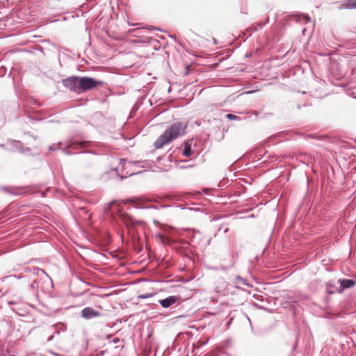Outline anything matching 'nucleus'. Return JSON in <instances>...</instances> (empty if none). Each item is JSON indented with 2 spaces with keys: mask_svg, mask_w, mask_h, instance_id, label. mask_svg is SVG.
<instances>
[{
  "mask_svg": "<svg viewBox=\"0 0 356 356\" xmlns=\"http://www.w3.org/2000/svg\"><path fill=\"white\" fill-rule=\"evenodd\" d=\"M339 9H356V0H346L344 2L341 3L339 6Z\"/></svg>",
  "mask_w": 356,
  "mask_h": 356,
  "instance_id": "11",
  "label": "nucleus"
},
{
  "mask_svg": "<svg viewBox=\"0 0 356 356\" xmlns=\"http://www.w3.org/2000/svg\"><path fill=\"white\" fill-rule=\"evenodd\" d=\"M118 176L120 177V180H123V179H124V176H120V175H118Z\"/></svg>",
  "mask_w": 356,
  "mask_h": 356,
  "instance_id": "37",
  "label": "nucleus"
},
{
  "mask_svg": "<svg viewBox=\"0 0 356 356\" xmlns=\"http://www.w3.org/2000/svg\"><path fill=\"white\" fill-rule=\"evenodd\" d=\"M296 107H297L298 109H300L301 108V106L300 104H297Z\"/></svg>",
  "mask_w": 356,
  "mask_h": 356,
  "instance_id": "38",
  "label": "nucleus"
},
{
  "mask_svg": "<svg viewBox=\"0 0 356 356\" xmlns=\"http://www.w3.org/2000/svg\"><path fill=\"white\" fill-rule=\"evenodd\" d=\"M101 313L98 311L94 309L92 307H86L83 308L81 311V317L86 320H90L93 318H97L101 316Z\"/></svg>",
  "mask_w": 356,
  "mask_h": 356,
  "instance_id": "5",
  "label": "nucleus"
},
{
  "mask_svg": "<svg viewBox=\"0 0 356 356\" xmlns=\"http://www.w3.org/2000/svg\"><path fill=\"white\" fill-rule=\"evenodd\" d=\"M55 334L53 333L51 335H50L48 339H47V341H51L53 340Z\"/></svg>",
  "mask_w": 356,
  "mask_h": 356,
  "instance_id": "31",
  "label": "nucleus"
},
{
  "mask_svg": "<svg viewBox=\"0 0 356 356\" xmlns=\"http://www.w3.org/2000/svg\"><path fill=\"white\" fill-rule=\"evenodd\" d=\"M54 329L55 330V331L54 332V334L56 335V334H59L61 332H65L66 330V327L60 323V324H57V325H54L53 326Z\"/></svg>",
  "mask_w": 356,
  "mask_h": 356,
  "instance_id": "14",
  "label": "nucleus"
},
{
  "mask_svg": "<svg viewBox=\"0 0 356 356\" xmlns=\"http://www.w3.org/2000/svg\"><path fill=\"white\" fill-rule=\"evenodd\" d=\"M120 338H118V337H115V338H114V339L111 341V342H112L113 343H115H115H119V342H120Z\"/></svg>",
  "mask_w": 356,
  "mask_h": 356,
  "instance_id": "27",
  "label": "nucleus"
},
{
  "mask_svg": "<svg viewBox=\"0 0 356 356\" xmlns=\"http://www.w3.org/2000/svg\"><path fill=\"white\" fill-rule=\"evenodd\" d=\"M193 143V140H186L184 143V149L182 150V154L184 156L189 157L193 154V150L192 149Z\"/></svg>",
  "mask_w": 356,
  "mask_h": 356,
  "instance_id": "9",
  "label": "nucleus"
},
{
  "mask_svg": "<svg viewBox=\"0 0 356 356\" xmlns=\"http://www.w3.org/2000/svg\"><path fill=\"white\" fill-rule=\"evenodd\" d=\"M4 122L3 114L0 111V125Z\"/></svg>",
  "mask_w": 356,
  "mask_h": 356,
  "instance_id": "25",
  "label": "nucleus"
},
{
  "mask_svg": "<svg viewBox=\"0 0 356 356\" xmlns=\"http://www.w3.org/2000/svg\"><path fill=\"white\" fill-rule=\"evenodd\" d=\"M180 298L177 296H170L164 299L159 300V302L164 308H168L175 303H176Z\"/></svg>",
  "mask_w": 356,
  "mask_h": 356,
  "instance_id": "7",
  "label": "nucleus"
},
{
  "mask_svg": "<svg viewBox=\"0 0 356 356\" xmlns=\"http://www.w3.org/2000/svg\"><path fill=\"white\" fill-rule=\"evenodd\" d=\"M188 238H190V242H187L184 239L175 242V248L179 250L180 252L184 254H193L192 250L189 249L188 246L202 250L210 244L211 240V238H205L202 233L195 229H193L189 233Z\"/></svg>",
  "mask_w": 356,
  "mask_h": 356,
  "instance_id": "2",
  "label": "nucleus"
},
{
  "mask_svg": "<svg viewBox=\"0 0 356 356\" xmlns=\"http://www.w3.org/2000/svg\"><path fill=\"white\" fill-rule=\"evenodd\" d=\"M1 190L3 191H5L8 193H10V194H14V195H17V193H15L13 191V188H9V187H7V186H4L1 188Z\"/></svg>",
  "mask_w": 356,
  "mask_h": 356,
  "instance_id": "21",
  "label": "nucleus"
},
{
  "mask_svg": "<svg viewBox=\"0 0 356 356\" xmlns=\"http://www.w3.org/2000/svg\"><path fill=\"white\" fill-rule=\"evenodd\" d=\"M325 289L328 294H334L337 292V289H339V287H337L334 280H330L325 284Z\"/></svg>",
  "mask_w": 356,
  "mask_h": 356,
  "instance_id": "12",
  "label": "nucleus"
},
{
  "mask_svg": "<svg viewBox=\"0 0 356 356\" xmlns=\"http://www.w3.org/2000/svg\"><path fill=\"white\" fill-rule=\"evenodd\" d=\"M30 272L33 275H40V274L44 275L45 276V279H46L45 281H48L49 282H50L51 286L53 285L52 280L47 275V273L44 270H42V268H40L38 267H33L32 268L30 269Z\"/></svg>",
  "mask_w": 356,
  "mask_h": 356,
  "instance_id": "10",
  "label": "nucleus"
},
{
  "mask_svg": "<svg viewBox=\"0 0 356 356\" xmlns=\"http://www.w3.org/2000/svg\"><path fill=\"white\" fill-rule=\"evenodd\" d=\"M304 18H305L306 22H309L311 20V18L307 15H304Z\"/></svg>",
  "mask_w": 356,
  "mask_h": 356,
  "instance_id": "30",
  "label": "nucleus"
},
{
  "mask_svg": "<svg viewBox=\"0 0 356 356\" xmlns=\"http://www.w3.org/2000/svg\"><path fill=\"white\" fill-rule=\"evenodd\" d=\"M135 208L137 209H159V207L155 205H149V206H145V207L136 206Z\"/></svg>",
  "mask_w": 356,
  "mask_h": 356,
  "instance_id": "17",
  "label": "nucleus"
},
{
  "mask_svg": "<svg viewBox=\"0 0 356 356\" xmlns=\"http://www.w3.org/2000/svg\"><path fill=\"white\" fill-rule=\"evenodd\" d=\"M289 300H290V302H293V303L297 302V301H296V300H292V298H289Z\"/></svg>",
  "mask_w": 356,
  "mask_h": 356,
  "instance_id": "36",
  "label": "nucleus"
},
{
  "mask_svg": "<svg viewBox=\"0 0 356 356\" xmlns=\"http://www.w3.org/2000/svg\"><path fill=\"white\" fill-rule=\"evenodd\" d=\"M233 319H234V317H231V318L228 320V321L227 322V327H229V325H231V323H232V322Z\"/></svg>",
  "mask_w": 356,
  "mask_h": 356,
  "instance_id": "28",
  "label": "nucleus"
},
{
  "mask_svg": "<svg viewBox=\"0 0 356 356\" xmlns=\"http://www.w3.org/2000/svg\"><path fill=\"white\" fill-rule=\"evenodd\" d=\"M0 147L2 148H5V145L3 144H0Z\"/></svg>",
  "mask_w": 356,
  "mask_h": 356,
  "instance_id": "40",
  "label": "nucleus"
},
{
  "mask_svg": "<svg viewBox=\"0 0 356 356\" xmlns=\"http://www.w3.org/2000/svg\"><path fill=\"white\" fill-rule=\"evenodd\" d=\"M30 289L32 290H38L39 289V280L38 279L34 280L30 284Z\"/></svg>",
  "mask_w": 356,
  "mask_h": 356,
  "instance_id": "15",
  "label": "nucleus"
},
{
  "mask_svg": "<svg viewBox=\"0 0 356 356\" xmlns=\"http://www.w3.org/2000/svg\"><path fill=\"white\" fill-rule=\"evenodd\" d=\"M30 104L31 105H38V106H40L41 104L37 102L35 99H31L30 100Z\"/></svg>",
  "mask_w": 356,
  "mask_h": 356,
  "instance_id": "22",
  "label": "nucleus"
},
{
  "mask_svg": "<svg viewBox=\"0 0 356 356\" xmlns=\"http://www.w3.org/2000/svg\"><path fill=\"white\" fill-rule=\"evenodd\" d=\"M88 153H89V154H95V152H89Z\"/></svg>",
  "mask_w": 356,
  "mask_h": 356,
  "instance_id": "43",
  "label": "nucleus"
},
{
  "mask_svg": "<svg viewBox=\"0 0 356 356\" xmlns=\"http://www.w3.org/2000/svg\"><path fill=\"white\" fill-rule=\"evenodd\" d=\"M150 296H151V295H147V294H146V295H142V296H140L139 297H140V298H147V297H150Z\"/></svg>",
  "mask_w": 356,
  "mask_h": 356,
  "instance_id": "32",
  "label": "nucleus"
},
{
  "mask_svg": "<svg viewBox=\"0 0 356 356\" xmlns=\"http://www.w3.org/2000/svg\"><path fill=\"white\" fill-rule=\"evenodd\" d=\"M81 159L84 161L88 162L87 165H90L92 164L91 156L90 155H86V156H83Z\"/></svg>",
  "mask_w": 356,
  "mask_h": 356,
  "instance_id": "19",
  "label": "nucleus"
},
{
  "mask_svg": "<svg viewBox=\"0 0 356 356\" xmlns=\"http://www.w3.org/2000/svg\"><path fill=\"white\" fill-rule=\"evenodd\" d=\"M246 318L248 319V321H249V323H250V325L251 327V328L252 329V323H251V321H250V318L246 315Z\"/></svg>",
  "mask_w": 356,
  "mask_h": 356,
  "instance_id": "33",
  "label": "nucleus"
},
{
  "mask_svg": "<svg viewBox=\"0 0 356 356\" xmlns=\"http://www.w3.org/2000/svg\"><path fill=\"white\" fill-rule=\"evenodd\" d=\"M25 115L27 116L28 118L31 119V120H36V121L40 120V119H37V118H34L31 117L29 113H28L26 111H25Z\"/></svg>",
  "mask_w": 356,
  "mask_h": 356,
  "instance_id": "24",
  "label": "nucleus"
},
{
  "mask_svg": "<svg viewBox=\"0 0 356 356\" xmlns=\"http://www.w3.org/2000/svg\"><path fill=\"white\" fill-rule=\"evenodd\" d=\"M127 202H131V203H134V202H135V201H134V200H131V199H129V200H128L127 201Z\"/></svg>",
  "mask_w": 356,
  "mask_h": 356,
  "instance_id": "35",
  "label": "nucleus"
},
{
  "mask_svg": "<svg viewBox=\"0 0 356 356\" xmlns=\"http://www.w3.org/2000/svg\"><path fill=\"white\" fill-rule=\"evenodd\" d=\"M226 118L230 120H241L240 117L232 114V113H228L226 115Z\"/></svg>",
  "mask_w": 356,
  "mask_h": 356,
  "instance_id": "16",
  "label": "nucleus"
},
{
  "mask_svg": "<svg viewBox=\"0 0 356 356\" xmlns=\"http://www.w3.org/2000/svg\"><path fill=\"white\" fill-rule=\"evenodd\" d=\"M228 231V229L227 228L224 232H227Z\"/></svg>",
  "mask_w": 356,
  "mask_h": 356,
  "instance_id": "45",
  "label": "nucleus"
},
{
  "mask_svg": "<svg viewBox=\"0 0 356 356\" xmlns=\"http://www.w3.org/2000/svg\"><path fill=\"white\" fill-rule=\"evenodd\" d=\"M111 336H112V335H111V334H107V336H106V339H110V338L111 337Z\"/></svg>",
  "mask_w": 356,
  "mask_h": 356,
  "instance_id": "39",
  "label": "nucleus"
},
{
  "mask_svg": "<svg viewBox=\"0 0 356 356\" xmlns=\"http://www.w3.org/2000/svg\"><path fill=\"white\" fill-rule=\"evenodd\" d=\"M252 92H253V91H248V92H246L245 93L246 94H250V93H252Z\"/></svg>",
  "mask_w": 356,
  "mask_h": 356,
  "instance_id": "41",
  "label": "nucleus"
},
{
  "mask_svg": "<svg viewBox=\"0 0 356 356\" xmlns=\"http://www.w3.org/2000/svg\"><path fill=\"white\" fill-rule=\"evenodd\" d=\"M126 162H127V161L124 159H119V165L122 166V168H124V166Z\"/></svg>",
  "mask_w": 356,
  "mask_h": 356,
  "instance_id": "23",
  "label": "nucleus"
},
{
  "mask_svg": "<svg viewBox=\"0 0 356 356\" xmlns=\"http://www.w3.org/2000/svg\"><path fill=\"white\" fill-rule=\"evenodd\" d=\"M62 83L70 91L81 95L98 86H102L104 83L102 80H96L90 76H70L63 79Z\"/></svg>",
  "mask_w": 356,
  "mask_h": 356,
  "instance_id": "1",
  "label": "nucleus"
},
{
  "mask_svg": "<svg viewBox=\"0 0 356 356\" xmlns=\"http://www.w3.org/2000/svg\"><path fill=\"white\" fill-rule=\"evenodd\" d=\"M269 22V18L267 17L265 20V22H257L256 24L257 25V26L259 28V29H261L263 28L266 24H268Z\"/></svg>",
  "mask_w": 356,
  "mask_h": 356,
  "instance_id": "20",
  "label": "nucleus"
},
{
  "mask_svg": "<svg viewBox=\"0 0 356 356\" xmlns=\"http://www.w3.org/2000/svg\"><path fill=\"white\" fill-rule=\"evenodd\" d=\"M195 193L197 194V195H200V191H196Z\"/></svg>",
  "mask_w": 356,
  "mask_h": 356,
  "instance_id": "44",
  "label": "nucleus"
},
{
  "mask_svg": "<svg viewBox=\"0 0 356 356\" xmlns=\"http://www.w3.org/2000/svg\"><path fill=\"white\" fill-rule=\"evenodd\" d=\"M112 203L108 204L105 206L104 209L107 212L108 209L111 207Z\"/></svg>",
  "mask_w": 356,
  "mask_h": 356,
  "instance_id": "29",
  "label": "nucleus"
},
{
  "mask_svg": "<svg viewBox=\"0 0 356 356\" xmlns=\"http://www.w3.org/2000/svg\"><path fill=\"white\" fill-rule=\"evenodd\" d=\"M169 37H170V38H172L175 40V38L173 35H169Z\"/></svg>",
  "mask_w": 356,
  "mask_h": 356,
  "instance_id": "42",
  "label": "nucleus"
},
{
  "mask_svg": "<svg viewBox=\"0 0 356 356\" xmlns=\"http://www.w3.org/2000/svg\"><path fill=\"white\" fill-rule=\"evenodd\" d=\"M340 286L337 289L338 293H342L346 289H350L356 284V281L350 279H339L337 281Z\"/></svg>",
  "mask_w": 356,
  "mask_h": 356,
  "instance_id": "6",
  "label": "nucleus"
},
{
  "mask_svg": "<svg viewBox=\"0 0 356 356\" xmlns=\"http://www.w3.org/2000/svg\"><path fill=\"white\" fill-rule=\"evenodd\" d=\"M193 165L191 164H187V165H181L180 166V168L181 169H186V168H192Z\"/></svg>",
  "mask_w": 356,
  "mask_h": 356,
  "instance_id": "26",
  "label": "nucleus"
},
{
  "mask_svg": "<svg viewBox=\"0 0 356 356\" xmlns=\"http://www.w3.org/2000/svg\"><path fill=\"white\" fill-rule=\"evenodd\" d=\"M186 124L181 122H174L171 126L168 128L163 134H162L154 142V145L156 149L163 147L172 142L174 139L177 138L181 135L185 134Z\"/></svg>",
  "mask_w": 356,
  "mask_h": 356,
  "instance_id": "3",
  "label": "nucleus"
},
{
  "mask_svg": "<svg viewBox=\"0 0 356 356\" xmlns=\"http://www.w3.org/2000/svg\"><path fill=\"white\" fill-rule=\"evenodd\" d=\"M9 143L13 148L16 149L22 154H28L31 152V148H24L22 143L19 140H10Z\"/></svg>",
  "mask_w": 356,
  "mask_h": 356,
  "instance_id": "8",
  "label": "nucleus"
},
{
  "mask_svg": "<svg viewBox=\"0 0 356 356\" xmlns=\"http://www.w3.org/2000/svg\"><path fill=\"white\" fill-rule=\"evenodd\" d=\"M60 145H61V143H58L57 144H54V145H50L49 147V151H54L57 149H60Z\"/></svg>",
  "mask_w": 356,
  "mask_h": 356,
  "instance_id": "18",
  "label": "nucleus"
},
{
  "mask_svg": "<svg viewBox=\"0 0 356 356\" xmlns=\"http://www.w3.org/2000/svg\"><path fill=\"white\" fill-rule=\"evenodd\" d=\"M118 216L126 226H128L129 224H132V220L129 215L120 212Z\"/></svg>",
  "mask_w": 356,
  "mask_h": 356,
  "instance_id": "13",
  "label": "nucleus"
},
{
  "mask_svg": "<svg viewBox=\"0 0 356 356\" xmlns=\"http://www.w3.org/2000/svg\"><path fill=\"white\" fill-rule=\"evenodd\" d=\"M170 205H166V204H163V205H161L160 207L161 208H166V207H169Z\"/></svg>",
  "mask_w": 356,
  "mask_h": 356,
  "instance_id": "34",
  "label": "nucleus"
},
{
  "mask_svg": "<svg viewBox=\"0 0 356 356\" xmlns=\"http://www.w3.org/2000/svg\"><path fill=\"white\" fill-rule=\"evenodd\" d=\"M85 143L83 141H68L67 145L65 148H63L62 151L66 155H71L74 154L71 150L81 148L84 146Z\"/></svg>",
  "mask_w": 356,
  "mask_h": 356,
  "instance_id": "4",
  "label": "nucleus"
}]
</instances>
